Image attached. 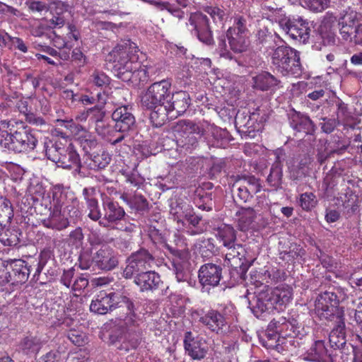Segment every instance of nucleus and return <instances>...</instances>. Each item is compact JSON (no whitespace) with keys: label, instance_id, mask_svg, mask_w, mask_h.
I'll return each instance as SVG.
<instances>
[{"label":"nucleus","instance_id":"f257e3e1","mask_svg":"<svg viewBox=\"0 0 362 362\" xmlns=\"http://www.w3.org/2000/svg\"><path fill=\"white\" fill-rule=\"evenodd\" d=\"M228 18V13L223 7L207 6L203 11L191 13L187 25L191 32L200 42L206 45L214 44L212 30L223 28Z\"/></svg>","mask_w":362,"mask_h":362},{"label":"nucleus","instance_id":"f03ea898","mask_svg":"<svg viewBox=\"0 0 362 362\" xmlns=\"http://www.w3.org/2000/svg\"><path fill=\"white\" fill-rule=\"evenodd\" d=\"M44 151L47 158L62 168H75L79 172L81 158L72 144L64 146L62 142L47 140L44 142Z\"/></svg>","mask_w":362,"mask_h":362},{"label":"nucleus","instance_id":"7ed1b4c3","mask_svg":"<svg viewBox=\"0 0 362 362\" xmlns=\"http://www.w3.org/2000/svg\"><path fill=\"white\" fill-rule=\"evenodd\" d=\"M272 63L284 76L299 77L303 71L299 52L288 46L276 47L272 56Z\"/></svg>","mask_w":362,"mask_h":362},{"label":"nucleus","instance_id":"20e7f679","mask_svg":"<svg viewBox=\"0 0 362 362\" xmlns=\"http://www.w3.org/2000/svg\"><path fill=\"white\" fill-rule=\"evenodd\" d=\"M37 139L34 133L26 128H21L14 132H0V145L2 148L15 153L29 152L37 146Z\"/></svg>","mask_w":362,"mask_h":362},{"label":"nucleus","instance_id":"39448f33","mask_svg":"<svg viewBox=\"0 0 362 362\" xmlns=\"http://www.w3.org/2000/svg\"><path fill=\"white\" fill-rule=\"evenodd\" d=\"M172 83L163 79L152 83L142 93L141 105L142 108L151 110V113H159L160 107L167 104L171 93Z\"/></svg>","mask_w":362,"mask_h":362},{"label":"nucleus","instance_id":"423d86ee","mask_svg":"<svg viewBox=\"0 0 362 362\" xmlns=\"http://www.w3.org/2000/svg\"><path fill=\"white\" fill-rule=\"evenodd\" d=\"M190 105V98L187 92L179 90L170 94L168 101L164 107H160L159 113H151L150 119L156 127H161L168 119V115L175 111L177 115L184 113Z\"/></svg>","mask_w":362,"mask_h":362},{"label":"nucleus","instance_id":"0eeeda50","mask_svg":"<svg viewBox=\"0 0 362 362\" xmlns=\"http://www.w3.org/2000/svg\"><path fill=\"white\" fill-rule=\"evenodd\" d=\"M177 132L176 145L180 151H191L195 148L199 144V139L204 135V129L195 122L182 119L177 122L175 126Z\"/></svg>","mask_w":362,"mask_h":362},{"label":"nucleus","instance_id":"6e6552de","mask_svg":"<svg viewBox=\"0 0 362 362\" xmlns=\"http://www.w3.org/2000/svg\"><path fill=\"white\" fill-rule=\"evenodd\" d=\"M132 303L119 293L100 292L90 305V310L99 315H104L116 308H130Z\"/></svg>","mask_w":362,"mask_h":362},{"label":"nucleus","instance_id":"1a4fd4ad","mask_svg":"<svg viewBox=\"0 0 362 362\" xmlns=\"http://www.w3.org/2000/svg\"><path fill=\"white\" fill-rule=\"evenodd\" d=\"M227 38L230 48L235 53H241L247 49L248 46L247 35L235 32L233 30H227L226 34L218 37V49L219 55L226 59L232 60L233 57L227 48L226 39Z\"/></svg>","mask_w":362,"mask_h":362},{"label":"nucleus","instance_id":"9d476101","mask_svg":"<svg viewBox=\"0 0 362 362\" xmlns=\"http://www.w3.org/2000/svg\"><path fill=\"white\" fill-rule=\"evenodd\" d=\"M154 264L153 256L145 249H141L128 258L127 265L123 271V276L126 279H130L136 273H140L144 270L151 268Z\"/></svg>","mask_w":362,"mask_h":362},{"label":"nucleus","instance_id":"9b49d317","mask_svg":"<svg viewBox=\"0 0 362 362\" xmlns=\"http://www.w3.org/2000/svg\"><path fill=\"white\" fill-rule=\"evenodd\" d=\"M138 47L134 42L130 40L122 41L115 46L107 57L109 62H118L120 64H124L127 69L129 68L132 62L137 59L136 54Z\"/></svg>","mask_w":362,"mask_h":362},{"label":"nucleus","instance_id":"f8f14e48","mask_svg":"<svg viewBox=\"0 0 362 362\" xmlns=\"http://www.w3.org/2000/svg\"><path fill=\"white\" fill-rule=\"evenodd\" d=\"M280 25L286 34L299 42L305 43L310 37V29L308 23L301 18L281 21Z\"/></svg>","mask_w":362,"mask_h":362},{"label":"nucleus","instance_id":"ddd939ff","mask_svg":"<svg viewBox=\"0 0 362 362\" xmlns=\"http://www.w3.org/2000/svg\"><path fill=\"white\" fill-rule=\"evenodd\" d=\"M174 257L172 261L173 271L178 282L188 281L190 276L189 252L185 250H179L169 248Z\"/></svg>","mask_w":362,"mask_h":362},{"label":"nucleus","instance_id":"4468645a","mask_svg":"<svg viewBox=\"0 0 362 362\" xmlns=\"http://www.w3.org/2000/svg\"><path fill=\"white\" fill-rule=\"evenodd\" d=\"M93 253V262L98 269L105 271H110L118 264L117 254L107 245H103L100 248L94 249Z\"/></svg>","mask_w":362,"mask_h":362},{"label":"nucleus","instance_id":"2eb2a0df","mask_svg":"<svg viewBox=\"0 0 362 362\" xmlns=\"http://www.w3.org/2000/svg\"><path fill=\"white\" fill-rule=\"evenodd\" d=\"M112 119L118 132H129L136 126V118L129 105L117 107L112 113Z\"/></svg>","mask_w":362,"mask_h":362},{"label":"nucleus","instance_id":"dca6fc26","mask_svg":"<svg viewBox=\"0 0 362 362\" xmlns=\"http://www.w3.org/2000/svg\"><path fill=\"white\" fill-rule=\"evenodd\" d=\"M305 358L315 362H341L338 353L328 350L323 340L315 341L307 350Z\"/></svg>","mask_w":362,"mask_h":362},{"label":"nucleus","instance_id":"f3484780","mask_svg":"<svg viewBox=\"0 0 362 362\" xmlns=\"http://www.w3.org/2000/svg\"><path fill=\"white\" fill-rule=\"evenodd\" d=\"M287 117L290 127L296 132L305 134L315 132V125L307 114L291 109L287 112Z\"/></svg>","mask_w":362,"mask_h":362},{"label":"nucleus","instance_id":"a211bd4d","mask_svg":"<svg viewBox=\"0 0 362 362\" xmlns=\"http://www.w3.org/2000/svg\"><path fill=\"white\" fill-rule=\"evenodd\" d=\"M337 319V325L331 331L329 340L331 347L334 350V353L337 352L338 357L340 356L342 360L341 362H345L348 359L347 356L345 358L344 356V346L346 344L345 325L341 316L338 315Z\"/></svg>","mask_w":362,"mask_h":362},{"label":"nucleus","instance_id":"6ab92c4d","mask_svg":"<svg viewBox=\"0 0 362 362\" xmlns=\"http://www.w3.org/2000/svg\"><path fill=\"white\" fill-rule=\"evenodd\" d=\"M184 345L188 355L194 360L204 358L207 353L205 340L199 336L194 337L191 332H186Z\"/></svg>","mask_w":362,"mask_h":362},{"label":"nucleus","instance_id":"aec40b11","mask_svg":"<svg viewBox=\"0 0 362 362\" xmlns=\"http://www.w3.org/2000/svg\"><path fill=\"white\" fill-rule=\"evenodd\" d=\"M361 24V16L356 11L349 9L339 20V33L344 40L350 38L353 32Z\"/></svg>","mask_w":362,"mask_h":362},{"label":"nucleus","instance_id":"412c9836","mask_svg":"<svg viewBox=\"0 0 362 362\" xmlns=\"http://www.w3.org/2000/svg\"><path fill=\"white\" fill-rule=\"evenodd\" d=\"M199 321L209 330L218 334H225L228 332L229 326L222 314L215 310H209Z\"/></svg>","mask_w":362,"mask_h":362},{"label":"nucleus","instance_id":"4be33fe9","mask_svg":"<svg viewBox=\"0 0 362 362\" xmlns=\"http://www.w3.org/2000/svg\"><path fill=\"white\" fill-rule=\"evenodd\" d=\"M198 277L204 287H215L222 277V268L215 264H205L200 267Z\"/></svg>","mask_w":362,"mask_h":362},{"label":"nucleus","instance_id":"5701e85b","mask_svg":"<svg viewBox=\"0 0 362 362\" xmlns=\"http://www.w3.org/2000/svg\"><path fill=\"white\" fill-rule=\"evenodd\" d=\"M11 284L13 285L25 283L30 274V266L28 262L20 259H8Z\"/></svg>","mask_w":362,"mask_h":362},{"label":"nucleus","instance_id":"b1692460","mask_svg":"<svg viewBox=\"0 0 362 362\" xmlns=\"http://www.w3.org/2000/svg\"><path fill=\"white\" fill-rule=\"evenodd\" d=\"M228 228V237L223 236L222 238L223 245L226 248V259L229 262L234 261L235 264L238 265L244 257V249L241 245L235 243V235L231 230L232 228Z\"/></svg>","mask_w":362,"mask_h":362},{"label":"nucleus","instance_id":"393cba45","mask_svg":"<svg viewBox=\"0 0 362 362\" xmlns=\"http://www.w3.org/2000/svg\"><path fill=\"white\" fill-rule=\"evenodd\" d=\"M254 88L261 91L274 92L282 87L281 81L268 71H262L252 77Z\"/></svg>","mask_w":362,"mask_h":362},{"label":"nucleus","instance_id":"a878e982","mask_svg":"<svg viewBox=\"0 0 362 362\" xmlns=\"http://www.w3.org/2000/svg\"><path fill=\"white\" fill-rule=\"evenodd\" d=\"M338 303L339 300L336 294L325 292L316 300L315 309L321 316L327 318L334 314Z\"/></svg>","mask_w":362,"mask_h":362},{"label":"nucleus","instance_id":"bb28decb","mask_svg":"<svg viewBox=\"0 0 362 362\" xmlns=\"http://www.w3.org/2000/svg\"><path fill=\"white\" fill-rule=\"evenodd\" d=\"M270 302L273 304V310H283L292 298L291 288L288 286L276 287L269 293Z\"/></svg>","mask_w":362,"mask_h":362},{"label":"nucleus","instance_id":"cd10ccee","mask_svg":"<svg viewBox=\"0 0 362 362\" xmlns=\"http://www.w3.org/2000/svg\"><path fill=\"white\" fill-rule=\"evenodd\" d=\"M105 114L102 110L98 112V115L93 117V123L95 132L103 139L108 141L115 138L118 131L115 126H112L107 119L105 118Z\"/></svg>","mask_w":362,"mask_h":362},{"label":"nucleus","instance_id":"c85d7f7f","mask_svg":"<svg viewBox=\"0 0 362 362\" xmlns=\"http://www.w3.org/2000/svg\"><path fill=\"white\" fill-rule=\"evenodd\" d=\"M134 282L142 291L158 289L163 284L160 276L157 273L151 271L138 273Z\"/></svg>","mask_w":362,"mask_h":362},{"label":"nucleus","instance_id":"c756f323","mask_svg":"<svg viewBox=\"0 0 362 362\" xmlns=\"http://www.w3.org/2000/svg\"><path fill=\"white\" fill-rule=\"evenodd\" d=\"M249 307L257 317L266 313L273 311V304L270 302L269 292H261L249 301Z\"/></svg>","mask_w":362,"mask_h":362},{"label":"nucleus","instance_id":"7c9ffc66","mask_svg":"<svg viewBox=\"0 0 362 362\" xmlns=\"http://www.w3.org/2000/svg\"><path fill=\"white\" fill-rule=\"evenodd\" d=\"M103 204L105 210V217L109 222L114 223L121 220L125 216L123 208L108 197H103Z\"/></svg>","mask_w":362,"mask_h":362},{"label":"nucleus","instance_id":"2f4dec72","mask_svg":"<svg viewBox=\"0 0 362 362\" xmlns=\"http://www.w3.org/2000/svg\"><path fill=\"white\" fill-rule=\"evenodd\" d=\"M128 311L127 316L123 320L122 327L128 332L129 337H134L140 338L141 329L139 325L142 322V320L139 318L132 310L133 305L129 309L126 308Z\"/></svg>","mask_w":362,"mask_h":362},{"label":"nucleus","instance_id":"473e14b6","mask_svg":"<svg viewBox=\"0 0 362 362\" xmlns=\"http://www.w3.org/2000/svg\"><path fill=\"white\" fill-rule=\"evenodd\" d=\"M337 22V17L333 14L327 13L324 16L320 25L319 27V33L324 40L327 42H334V34L333 33V28Z\"/></svg>","mask_w":362,"mask_h":362},{"label":"nucleus","instance_id":"72a5a7b5","mask_svg":"<svg viewBox=\"0 0 362 362\" xmlns=\"http://www.w3.org/2000/svg\"><path fill=\"white\" fill-rule=\"evenodd\" d=\"M283 178V164L280 160L279 156H276V159L271 166L269 174L267 177L268 185L274 189L281 188Z\"/></svg>","mask_w":362,"mask_h":362},{"label":"nucleus","instance_id":"f704fd0d","mask_svg":"<svg viewBox=\"0 0 362 362\" xmlns=\"http://www.w3.org/2000/svg\"><path fill=\"white\" fill-rule=\"evenodd\" d=\"M23 235L18 228H0V242L6 246H16Z\"/></svg>","mask_w":362,"mask_h":362},{"label":"nucleus","instance_id":"c9c22d12","mask_svg":"<svg viewBox=\"0 0 362 362\" xmlns=\"http://www.w3.org/2000/svg\"><path fill=\"white\" fill-rule=\"evenodd\" d=\"M305 254V251L302 247L296 243H291L288 250L280 252V258L290 263H300Z\"/></svg>","mask_w":362,"mask_h":362},{"label":"nucleus","instance_id":"e433bc0d","mask_svg":"<svg viewBox=\"0 0 362 362\" xmlns=\"http://www.w3.org/2000/svg\"><path fill=\"white\" fill-rule=\"evenodd\" d=\"M42 346V342L38 337L29 335L21 340L19 347L23 354L29 355L37 354Z\"/></svg>","mask_w":362,"mask_h":362},{"label":"nucleus","instance_id":"4c0bfd02","mask_svg":"<svg viewBox=\"0 0 362 362\" xmlns=\"http://www.w3.org/2000/svg\"><path fill=\"white\" fill-rule=\"evenodd\" d=\"M13 217V209L10 200L0 195V226L10 224Z\"/></svg>","mask_w":362,"mask_h":362},{"label":"nucleus","instance_id":"58836bf2","mask_svg":"<svg viewBox=\"0 0 362 362\" xmlns=\"http://www.w3.org/2000/svg\"><path fill=\"white\" fill-rule=\"evenodd\" d=\"M257 37L258 42L267 50H274L276 48V40L279 39V37L276 34H272L266 30H260L258 31Z\"/></svg>","mask_w":362,"mask_h":362},{"label":"nucleus","instance_id":"ea45409f","mask_svg":"<svg viewBox=\"0 0 362 362\" xmlns=\"http://www.w3.org/2000/svg\"><path fill=\"white\" fill-rule=\"evenodd\" d=\"M269 327L271 329H276L281 335L291 336L293 334L291 332L289 322L284 317L272 320L269 324Z\"/></svg>","mask_w":362,"mask_h":362},{"label":"nucleus","instance_id":"a19ab883","mask_svg":"<svg viewBox=\"0 0 362 362\" xmlns=\"http://www.w3.org/2000/svg\"><path fill=\"white\" fill-rule=\"evenodd\" d=\"M110 156L105 151L93 153L91 155L90 168L94 170L103 169L110 163Z\"/></svg>","mask_w":362,"mask_h":362},{"label":"nucleus","instance_id":"79ce46f5","mask_svg":"<svg viewBox=\"0 0 362 362\" xmlns=\"http://www.w3.org/2000/svg\"><path fill=\"white\" fill-rule=\"evenodd\" d=\"M236 184H240L247 188L250 192L257 194L261 189L259 180L252 175H243L236 181Z\"/></svg>","mask_w":362,"mask_h":362},{"label":"nucleus","instance_id":"37998d69","mask_svg":"<svg viewBox=\"0 0 362 362\" xmlns=\"http://www.w3.org/2000/svg\"><path fill=\"white\" fill-rule=\"evenodd\" d=\"M151 4L160 11H168L173 16L177 18L180 20L185 17V12L182 9L176 7L175 5L171 4L168 1H152Z\"/></svg>","mask_w":362,"mask_h":362},{"label":"nucleus","instance_id":"c03bdc74","mask_svg":"<svg viewBox=\"0 0 362 362\" xmlns=\"http://www.w3.org/2000/svg\"><path fill=\"white\" fill-rule=\"evenodd\" d=\"M194 203L199 209L206 211L212 210L214 206L212 194L207 192H204L202 194H199L194 198Z\"/></svg>","mask_w":362,"mask_h":362},{"label":"nucleus","instance_id":"a18cd8bd","mask_svg":"<svg viewBox=\"0 0 362 362\" xmlns=\"http://www.w3.org/2000/svg\"><path fill=\"white\" fill-rule=\"evenodd\" d=\"M281 334L276 329H271L268 327L265 333V339H262V345L267 349H275L279 345Z\"/></svg>","mask_w":362,"mask_h":362},{"label":"nucleus","instance_id":"49530a36","mask_svg":"<svg viewBox=\"0 0 362 362\" xmlns=\"http://www.w3.org/2000/svg\"><path fill=\"white\" fill-rule=\"evenodd\" d=\"M337 105V119L343 125L346 124L351 118V112L348 110L347 105L342 100H338Z\"/></svg>","mask_w":362,"mask_h":362},{"label":"nucleus","instance_id":"de8ad7c7","mask_svg":"<svg viewBox=\"0 0 362 362\" xmlns=\"http://www.w3.org/2000/svg\"><path fill=\"white\" fill-rule=\"evenodd\" d=\"M236 216L238 222V226H249L253 221L255 211L250 208L242 209L236 213Z\"/></svg>","mask_w":362,"mask_h":362},{"label":"nucleus","instance_id":"09e8293b","mask_svg":"<svg viewBox=\"0 0 362 362\" xmlns=\"http://www.w3.org/2000/svg\"><path fill=\"white\" fill-rule=\"evenodd\" d=\"M317 204L316 196L312 192H305L300 194L299 204L305 211H310Z\"/></svg>","mask_w":362,"mask_h":362},{"label":"nucleus","instance_id":"8fccbe9b","mask_svg":"<svg viewBox=\"0 0 362 362\" xmlns=\"http://www.w3.org/2000/svg\"><path fill=\"white\" fill-rule=\"evenodd\" d=\"M129 207L137 212H143L148 209V202L141 194H134L129 201Z\"/></svg>","mask_w":362,"mask_h":362},{"label":"nucleus","instance_id":"3c124183","mask_svg":"<svg viewBox=\"0 0 362 362\" xmlns=\"http://www.w3.org/2000/svg\"><path fill=\"white\" fill-rule=\"evenodd\" d=\"M170 301L172 305V310L180 315L185 312V299L179 294H171Z\"/></svg>","mask_w":362,"mask_h":362},{"label":"nucleus","instance_id":"603ef678","mask_svg":"<svg viewBox=\"0 0 362 362\" xmlns=\"http://www.w3.org/2000/svg\"><path fill=\"white\" fill-rule=\"evenodd\" d=\"M29 10L33 13H38L40 14L47 13L49 6L46 1L29 0L26 2Z\"/></svg>","mask_w":362,"mask_h":362},{"label":"nucleus","instance_id":"864d4df0","mask_svg":"<svg viewBox=\"0 0 362 362\" xmlns=\"http://www.w3.org/2000/svg\"><path fill=\"white\" fill-rule=\"evenodd\" d=\"M213 136L216 141L214 145L217 147L224 148L229 141L228 132L225 129L215 128Z\"/></svg>","mask_w":362,"mask_h":362},{"label":"nucleus","instance_id":"5fc2aeb1","mask_svg":"<svg viewBox=\"0 0 362 362\" xmlns=\"http://www.w3.org/2000/svg\"><path fill=\"white\" fill-rule=\"evenodd\" d=\"M53 194L52 202H49L50 207L53 206V214L57 216L60 215L62 213V207L64 199V196L62 194L61 191L57 190Z\"/></svg>","mask_w":362,"mask_h":362},{"label":"nucleus","instance_id":"6e6d98bb","mask_svg":"<svg viewBox=\"0 0 362 362\" xmlns=\"http://www.w3.org/2000/svg\"><path fill=\"white\" fill-rule=\"evenodd\" d=\"M235 32L240 34L248 35V29L247 28V20L243 16H236L234 18L233 25L228 30H233Z\"/></svg>","mask_w":362,"mask_h":362},{"label":"nucleus","instance_id":"4d7b16f0","mask_svg":"<svg viewBox=\"0 0 362 362\" xmlns=\"http://www.w3.org/2000/svg\"><path fill=\"white\" fill-rule=\"evenodd\" d=\"M87 207L89 210L88 217L93 221H98L101 217V214L96 198L86 201Z\"/></svg>","mask_w":362,"mask_h":362},{"label":"nucleus","instance_id":"13d9d810","mask_svg":"<svg viewBox=\"0 0 362 362\" xmlns=\"http://www.w3.org/2000/svg\"><path fill=\"white\" fill-rule=\"evenodd\" d=\"M91 78L92 82L98 87L106 86L110 83V78L103 72L94 71Z\"/></svg>","mask_w":362,"mask_h":362},{"label":"nucleus","instance_id":"bf43d9fd","mask_svg":"<svg viewBox=\"0 0 362 362\" xmlns=\"http://www.w3.org/2000/svg\"><path fill=\"white\" fill-rule=\"evenodd\" d=\"M69 339L76 346H82L85 342V334L78 330L71 329L67 334Z\"/></svg>","mask_w":362,"mask_h":362},{"label":"nucleus","instance_id":"052dcab7","mask_svg":"<svg viewBox=\"0 0 362 362\" xmlns=\"http://www.w3.org/2000/svg\"><path fill=\"white\" fill-rule=\"evenodd\" d=\"M11 279L8 260H6L0 264V285L11 283Z\"/></svg>","mask_w":362,"mask_h":362},{"label":"nucleus","instance_id":"680f3d73","mask_svg":"<svg viewBox=\"0 0 362 362\" xmlns=\"http://www.w3.org/2000/svg\"><path fill=\"white\" fill-rule=\"evenodd\" d=\"M330 0H310L308 7L315 12H321L328 7Z\"/></svg>","mask_w":362,"mask_h":362},{"label":"nucleus","instance_id":"e2e57ef3","mask_svg":"<svg viewBox=\"0 0 362 362\" xmlns=\"http://www.w3.org/2000/svg\"><path fill=\"white\" fill-rule=\"evenodd\" d=\"M101 111V107H99L98 105H95L93 107L88 108L86 112L81 113L80 115L77 117L78 119L81 121H85L89 117V120L91 123H93V117L98 115V112Z\"/></svg>","mask_w":362,"mask_h":362},{"label":"nucleus","instance_id":"0e129e2a","mask_svg":"<svg viewBox=\"0 0 362 362\" xmlns=\"http://www.w3.org/2000/svg\"><path fill=\"white\" fill-rule=\"evenodd\" d=\"M324 122L321 123L322 130L327 134L332 133L337 124H341L337 119L322 118Z\"/></svg>","mask_w":362,"mask_h":362},{"label":"nucleus","instance_id":"69168bd1","mask_svg":"<svg viewBox=\"0 0 362 362\" xmlns=\"http://www.w3.org/2000/svg\"><path fill=\"white\" fill-rule=\"evenodd\" d=\"M46 36L52 42L53 45L58 49H62L66 46L64 39L57 35L54 32H49Z\"/></svg>","mask_w":362,"mask_h":362},{"label":"nucleus","instance_id":"338daca9","mask_svg":"<svg viewBox=\"0 0 362 362\" xmlns=\"http://www.w3.org/2000/svg\"><path fill=\"white\" fill-rule=\"evenodd\" d=\"M13 47L23 53L28 52V47L21 38L11 36L9 39V47H8L11 49Z\"/></svg>","mask_w":362,"mask_h":362},{"label":"nucleus","instance_id":"774afa93","mask_svg":"<svg viewBox=\"0 0 362 362\" xmlns=\"http://www.w3.org/2000/svg\"><path fill=\"white\" fill-rule=\"evenodd\" d=\"M79 267L82 269H88L92 264H94L93 262V256L90 258V255L88 252H82L78 258Z\"/></svg>","mask_w":362,"mask_h":362}]
</instances>
